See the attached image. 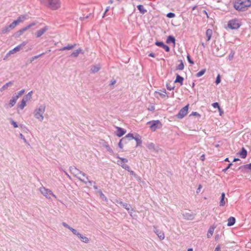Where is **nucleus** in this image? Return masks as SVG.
Wrapping results in <instances>:
<instances>
[{
    "label": "nucleus",
    "mask_w": 251,
    "mask_h": 251,
    "mask_svg": "<svg viewBox=\"0 0 251 251\" xmlns=\"http://www.w3.org/2000/svg\"><path fill=\"white\" fill-rule=\"evenodd\" d=\"M70 171L75 177L85 184L87 182L91 184L92 181L89 180L86 174L80 171L75 167H72L70 168Z\"/></svg>",
    "instance_id": "nucleus-1"
},
{
    "label": "nucleus",
    "mask_w": 251,
    "mask_h": 251,
    "mask_svg": "<svg viewBox=\"0 0 251 251\" xmlns=\"http://www.w3.org/2000/svg\"><path fill=\"white\" fill-rule=\"evenodd\" d=\"M251 5L250 0H235L233 2L234 8L238 11H245Z\"/></svg>",
    "instance_id": "nucleus-2"
},
{
    "label": "nucleus",
    "mask_w": 251,
    "mask_h": 251,
    "mask_svg": "<svg viewBox=\"0 0 251 251\" xmlns=\"http://www.w3.org/2000/svg\"><path fill=\"white\" fill-rule=\"evenodd\" d=\"M46 108L45 104H40L36 107L33 112L34 118L39 122H42L44 119V114L46 111Z\"/></svg>",
    "instance_id": "nucleus-3"
},
{
    "label": "nucleus",
    "mask_w": 251,
    "mask_h": 251,
    "mask_svg": "<svg viewBox=\"0 0 251 251\" xmlns=\"http://www.w3.org/2000/svg\"><path fill=\"white\" fill-rule=\"evenodd\" d=\"M42 4L51 10H56L61 7L60 0H40Z\"/></svg>",
    "instance_id": "nucleus-4"
},
{
    "label": "nucleus",
    "mask_w": 251,
    "mask_h": 251,
    "mask_svg": "<svg viewBox=\"0 0 251 251\" xmlns=\"http://www.w3.org/2000/svg\"><path fill=\"white\" fill-rule=\"evenodd\" d=\"M39 191L48 199H50L51 196L55 199L57 198L56 195H55L50 189H47L44 186H42L39 188Z\"/></svg>",
    "instance_id": "nucleus-5"
},
{
    "label": "nucleus",
    "mask_w": 251,
    "mask_h": 251,
    "mask_svg": "<svg viewBox=\"0 0 251 251\" xmlns=\"http://www.w3.org/2000/svg\"><path fill=\"white\" fill-rule=\"evenodd\" d=\"M147 125H150V128L153 131H155L157 128L162 127V124L159 120H153L148 122Z\"/></svg>",
    "instance_id": "nucleus-6"
},
{
    "label": "nucleus",
    "mask_w": 251,
    "mask_h": 251,
    "mask_svg": "<svg viewBox=\"0 0 251 251\" xmlns=\"http://www.w3.org/2000/svg\"><path fill=\"white\" fill-rule=\"evenodd\" d=\"M228 27L232 29H237L241 26V23L237 19H234L228 22Z\"/></svg>",
    "instance_id": "nucleus-7"
},
{
    "label": "nucleus",
    "mask_w": 251,
    "mask_h": 251,
    "mask_svg": "<svg viewBox=\"0 0 251 251\" xmlns=\"http://www.w3.org/2000/svg\"><path fill=\"white\" fill-rule=\"evenodd\" d=\"M118 158L120 160L117 161V164L126 170L129 171V167L126 164L128 162V160L126 158L120 157L119 156Z\"/></svg>",
    "instance_id": "nucleus-8"
},
{
    "label": "nucleus",
    "mask_w": 251,
    "mask_h": 251,
    "mask_svg": "<svg viewBox=\"0 0 251 251\" xmlns=\"http://www.w3.org/2000/svg\"><path fill=\"white\" fill-rule=\"evenodd\" d=\"M189 105L185 106L184 107L181 108L178 113L176 115V117L178 119H182L188 113Z\"/></svg>",
    "instance_id": "nucleus-9"
},
{
    "label": "nucleus",
    "mask_w": 251,
    "mask_h": 251,
    "mask_svg": "<svg viewBox=\"0 0 251 251\" xmlns=\"http://www.w3.org/2000/svg\"><path fill=\"white\" fill-rule=\"evenodd\" d=\"M27 43L25 41L23 42L22 43L20 44L19 45L16 47L15 48L10 50L8 53V54H14L16 52L20 51L24 46L26 45Z\"/></svg>",
    "instance_id": "nucleus-10"
},
{
    "label": "nucleus",
    "mask_w": 251,
    "mask_h": 251,
    "mask_svg": "<svg viewBox=\"0 0 251 251\" xmlns=\"http://www.w3.org/2000/svg\"><path fill=\"white\" fill-rule=\"evenodd\" d=\"M213 53L217 56L221 57L225 54L226 53L223 48L220 47L219 48L218 47H216L213 50Z\"/></svg>",
    "instance_id": "nucleus-11"
},
{
    "label": "nucleus",
    "mask_w": 251,
    "mask_h": 251,
    "mask_svg": "<svg viewBox=\"0 0 251 251\" xmlns=\"http://www.w3.org/2000/svg\"><path fill=\"white\" fill-rule=\"evenodd\" d=\"M15 26L13 23L7 26H5L1 29V33L2 34H6L10 31L11 30L13 29Z\"/></svg>",
    "instance_id": "nucleus-12"
},
{
    "label": "nucleus",
    "mask_w": 251,
    "mask_h": 251,
    "mask_svg": "<svg viewBox=\"0 0 251 251\" xmlns=\"http://www.w3.org/2000/svg\"><path fill=\"white\" fill-rule=\"evenodd\" d=\"M49 27L48 26H45L43 28L38 30L35 33V35L37 38H39L42 36L48 30Z\"/></svg>",
    "instance_id": "nucleus-13"
},
{
    "label": "nucleus",
    "mask_w": 251,
    "mask_h": 251,
    "mask_svg": "<svg viewBox=\"0 0 251 251\" xmlns=\"http://www.w3.org/2000/svg\"><path fill=\"white\" fill-rule=\"evenodd\" d=\"M242 169L243 173H251V163L243 165L239 168Z\"/></svg>",
    "instance_id": "nucleus-14"
},
{
    "label": "nucleus",
    "mask_w": 251,
    "mask_h": 251,
    "mask_svg": "<svg viewBox=\"0 0 251 251\" xmlns=\"http://www.w3.org/2000/svg\"><path fill=\"white\" fill-rule=\"evenodd\" d=\"M154 232L156 233V234L157 235L158 238L161 240H163L165 238V235L163 232L162 231L156 229V228L154 226Z\"/></svg>",
    "instance_id": "nucleus-15"
},
{
    "label": "nucleus",
    "mask_w": 251,
    "mask_h": 251,
    "mask_svg": "<svg viewBox=\"0 0 251 251\" xmlns=\"http://www.w3.org/2000/svg\"><path fill=\"white\" fill-rule=\"evenodd\" d=\"M26 19L25 15H21L16 20H15L12 23L15 27L20 23L23 22Z\"/></svg>",
    "instance_id": "nucleus-16"
},
{
    "label": "nucleus",
    "mask_w": 251,
    "mask_h": 251,
    "mask_svg": "<svg viewBox=\"0 0 251 251\" xmlns=\"http://www.w3.org/2000/svg\"><path fill=\"white\" fill-rule=\"evenodd\" d=\"M155 45L157 46L163 48L167 52H169L170 51V48L168 46L165 45L162 42H156Z\"/></svg>",
    "instance_id": "nucleus-17"
},
{
    "label": "nucleus",
    "mask_w": 251,
    "mask_h": 251,
    "mask_svg": "<svg viewBox=\"0 0 251 251\" xmlns=\"http://www.w3.org/2000/svg\"><path fill=\"white\" fill-rule=\"evenodd\" d=\"M227 201V199H226L225 200V194L223 192L221 194V198L219 202L220 206H224L225 205L226 201Z\"/></svg>",
    "instance_id": "nucleus-18"
},
{
    "label": "nucleus",
    "mask_w": 251,
    "mask_h": 251,
    "mask_svg": "<svg viewBox=\"0 0 251 251\" xmlns=\"http://www.w3.org/2000/svg\"><path fill=\"white\" fill-rule=\"evenodd\" d=\"M13 81H9L8 82L6 83L5 84H4L3 86H2L0 89V92H3L8 89V87L9 86H11L12 85H13Z\"/></svg>",
    "instance_id": "nucleus-19"
},
{
    "label": "nucleus",
    "mask_w": 251,
    "mask_h": 251,
    "mask_svg": "<svg viewBox=\"0 0 251 251\" xmlns=\"http://www.w3.org/2000/svg\"><path fill=\"white\" fill-rule=\"evenodd\" d=\"M117 129L116 134L118 137H120L126 133V131L124 129L120 127H117Z\"/></svg>",
    "instance_id": "nucleus-20"
},
{
    "label": "nucleus",
    "mask_w": 251,
    "mask_h": 251,
    "mask_svg": "<svg viewBox=\"0 0 251 251\" xmlns=\"http://www.w3.org/2000/svg\"><path fill=\"white\" fill-rule=\"evenodd\" d=\"M183 218L188 220H193L194 219V215L190 213H185L183 214Z\"/></svg>",
    "instance_id": "nucleus-21"
},
{
    "label": "nucleus",
    "mask_w": 251,
    "mask_h": 251,
    "mask_svg": "<svg viewBox=\"0 0 251 251\" xmlns=\"http://www.w3.org/2000/svg\"><path fill=\"white\" fill-rule=\"evenodd\" d=\"M123 207L128 211V213L131 215V211H133V209L131 208V205L127 203H124L123 204Z\"/></svg>",
    "instance_id": "nucleus-22"
},
{
    "label": "nucleus",
    "mask_w": 251,
    "mask_h": 251,
    "mask_svg": "<svg viewBox=\"0 0 251 251\" xmlns=\"http://www.w3.org/2000/svg\"><path fill=\"white\" fill-rule=\"evenodd\" d=\"M239 154L242 158H245L247 155V151L244 148H242L241 151L239 152Z\"/></svg>",
    "instance_id": "nucleus-23"
},
{
    "label": "nucleus",
    "mask_w": 251,
    "mask_h": 251,
    "mask_svg": "<svg viewBox=\"0 0 251 251\" xmlns=\"http://www.w3.org/2000/svg\"><path fill=\"white\" fill-rule=\"evenodd\" d=\"M17 100L14 96L12 97L8 103V107L11 108L13 107L16 104Z\"/></svg>",
    "instance_id": "nucleus-24"
},
{
    "label": "nucleus",
    "mask_w": 251,
    "mask_h": 251,
    "mask_svg": "<svg viewBox=\"0 0 251 251\" xmlns=\"http://www.w3.org/2000/svg\"><path fill=\"white\" fill-rule=\"evenodd\" d=\"M75 46H76V44H75L74 45H68L67 46H65L64 47H63V48L60 49L59 50L63 51L65 50H72L73 48H74Z\"/></svg>",
    "instance_id": "nucleus-25"
},
{
    "label": "nucleus",
    "mask_w": 251,
    "mask_h": 251,
    "mask_svg": "<svg viewBox=\"0 0 251 251\" xmlns=\"http://www.w3.org/2000/svg\"><path fill=\"white\" fill-rule=\"evenodd\" d=\"M212 29H208L206 30V36L207 37V41H209L211 38V36H212Z\"/></svg>",
    "instance_id": "nucleus-26"
},
{
    "label": "nucleus",
    "mask_w": 251,
    "mask_h": 251,
    "mask_svg": "<svg viewBox=\"0 0 251 251\" xmlns=\"http://www.w3.org/2000/svg\"><path fill=\"white\" fill-rule=\"evenodd\" d=\"M184 80V78L179 75H176V79L175 81V83H179L181 85L183 84V81Z\"/></svg>",
    "instance_id": "nucleus-27"
},
{
    "label": "nucleus",
    "mask_w": 251,
    "mask_h": 251,
    "mask_svg": "<svg viewBox=\"0 0 251 251\" xmlns=\"http://www.w3.org/2000/svg\"><path fill=\"white\" fill-rule=\"evenodd\" d=\"M215 229V227L210 226L208 229V231L207 233V237L208 238H210L213 235L214 231Z\"/></svg>",
    "instance_id": "nucleus-28"
},
{
    "label": "nucleus",
    "mask_w": 251,
    "mask_h": 251,
    "mask_svg": "<svg viewBox=\"0 0 251 251\" xmlns=\"http://www.w3.org/2000/svg\"><path fill=\"white\" fill-rule=\"evenodd\" d=\"M80 53H82V50L81 49H78L73 51L71 54V56L72 57H76Z\"/></svg>",
    "instance_id": "nucleus-29"
},
{
    "label": "nucleus",
    "mask_w": 251,
    "mask_h": 251,
    "mask_svg": "<svg viewBox=\"0 0 251 251\" xmlns=\"http://www.w3.org/2000/svg\"><path fill=\"white\" fill-rule=\"evenodd\" d=\"M100 69V65L93 66L91 68V72L92 73H96L98 72Z\"/></svg>",
    "instance_id": "nucleus-30"
},
{
    "label": "nucleus",
    "mask_w": 251,
    "mask_h": 251,
    "mask_svg": "<svg viewBox=\"0 0 251 251\" xmlns=\"http://www.w3.org/2000/svg\"><path fill=\"white\" fill-rule=\"evenodd\" d=\"M227 221H228L227 226H232L235 223V218H234L233 217H230V218H228Z\"/></svg>",
    "instance_id": "nucleus-31"
},
{
    "label": "nucleus",
    "mask_w": 251,
    "mask_h": 251,
    "mask_svg": "<svg viewBox=\"0 0 251 251\" xmlns=\"http://www.w3.org/2000/svg\"><path fill=\"white\" fill-rule=\"evenodd\" d=\"M78 237L81 239V241L85 243H88L89 242V239L80 233Z\"/></svg>",
    "instance_id": "nucleus-32"
},
{
    "label": "nucleus",
    "mask_w": 251,
    "mask_h": 251,
    "mask_svg": "<svg viewBox=\"0 0 251 251\" xmlns=\"http://www.w3.org/2000/svg\"><path fill=\"white\" fill-rule=\"evenodd\" d=\"M136 142V146H140L142 143L141 137L139 135H136L134 139Z\"/></svg>",
    "instance_id": "nucleus-33"
},
{
    "label": "nucleus",
    "mask_w": 251,
    "mask_h": 251,
    "mask_svg": "<svg viewBox=\"0 0 251 251\" xmlns=\"http://www.w3.org/2000/svg\"><path fill=\"white\" fill-rule=\"evenodd\" d=\"M167 43L170 44L173 43L174 45L175 44V38L172 36H169L168 37L166 41Z\"/></svg>",
    "instance_id": "nucleus-34"
},
{
    "label": "nucleus",
    "mask_w": 251,
    "mask_h": 251,
    "mask_svg": "<svg viewBox=\"0 0 251 251\" xmlns=\"http://www.w3.org/2000/svg\"><path fill=\"white\" fill-rule=\"evenodd\" d=\"M32 91L29 92L26 96H25L23 98V99L25 100L26 101L29 100L32 98Z\"/></svg>",
    "instance_id": "nucleus-35"
},
{
    "label": "nucleus",
    "mask_w": 251,
    "mask_h": 251,
    "mask_svg": "<svg viewBox=\"0 0 251 251\" xmlns=\"http://www.w3.org/2000/svg\"><path fill=\"white\" fill-rule=\"evenodd\" d=\"M137 8L139 10L140 12L142 14H144L146 12H147V10L144 8V6L142 5H138Z\"/></svg>",
    "instance_id": "nucleus-36"
},
{
    "label": "nucleus",
    "mask_w": 251,
    "mask_h": 251,
    "mask_svg": "<svg viewBox=\"0 0 251 251\" xmlns=\"http://www.w3.org/2000/svg\"><path fill=\"white\" fill-rule=\"evenodd\" d=\"M26 101L22 99L21 103L19 104V107L21 109H23L26 105Z\"/></svg>",
    "instance_id": "nucleus-37"
},
{
    "label": "nucleus",
    "mask_w": 251,
    "mask_h": 251,
    "mask_svg": "<svg viewBox=\"0 0 251 251\" xmlns=\"http://www.w3.org/2000/svg\"><path fill=\"white\" fill-rule=\"evenodd\" d=\"M147 147L148 149L151 151L155 150V145L152 143H148L147 145Z\"/></svg>",
    "instance_id": "nucleus-38"
},
{
    "label": "nucleus",
    "mask_w": 251,
    "mask_h": 251,
    "mask_svg": "<svg viewBox=\"0 0 251 251\" xmlns=\"http://www.w3.org/2000/svg\"><path fill=\"white\" fill-rule=\"evenodd\" d=\"M25 91L24 89H23L21 91H20L19 92H18V93H16L15 94V95L14 96L16 98H17V99H19V98L22 95H23L24 93H25Z\"/></svg>",
    "instance_id": "nucleus-39"
},
{
    "label": "nucleus",
    "mask_w": 251,
    "mask_h": 251,
    "mask_svg": "<svg viewBox=\"0 0 251 251\" xmlns=\"http://www.w3.org/2000/svg\"><path fill=\"white\" fill-rule=\"evenodd\" d=\"M44 54H45V53L43 52V53H41V54H40L39 55H36V56H34L32 57V58H30V63H31L34 60L38 58L39 57L42 56Z\"/></svg>",
    "instance_id": "nucleus-40"
},
{
    "label": "nucleus",
    "mask_w": 251,
    "mask_h": 251,
    "mask_svg": "<svg viewBox=\"0 0 251 251\" xmlns=\"http://www.w3.org/2000/svg\"><path fill=\"white\" fill-rule=\"evenodd\" d=\"M206 72V70L205 69H202L201 70V71H200V72H199L197 74H196V76L198 77H199L201 76H202V75H203L204 74V73H205Z\"/></svg>",
    "instance_id": "nucleus-41"
},
{
    "label": "nucleus",
    "mask_w": 251,
    "mask_h": 251,
    "mask_svg": "<svg viewBox=\"0 0 251 251\" xmlns=\"http://www.w3.org/2000/svg\"><path fill=\"white\" fill-rule=\"evenodd\" d=\"M125 139V140H126V139H129V140L131 139H134L135 137H134L133 134L132 133H128L127 134L125 137H124Z\"/></svg>",
    "instance_id": "nucleus-42"
},
{
    "label": "nucleus",
    "mask_w": 251,
    "mask_h": 251,
    "mask_svg": "<svg viewBox=\"0 0 251 251\" xmlns=\"http://www.w3.org/2000/svg\"><path fill=\"white\" fill-rule=\"evenodd\" d=\"M184 67V66L182 61H180V63L176 67V70H183Z\"/></svg>",
    "instance_id": "nucleus-43"
},
{
    "label": "nucleus",
    "mask_w": 251,
    "mask_h": 251,
    "mask_svg": "<svg viewBox=\"0 0 251 251\" xmlns=\"http://www.w3.org/2000/svg\"><path fill=\"white\" fill-rule=\"evenodd\" d=\"M72 232V233L77 236V237L79 236V235L80 234V233L78 232L76 229L73 228V227H71V228L70 229Z\"/></svg>",
    "instance_id": "nucleus-44"
},
{
    "label": "nucleus",
    "mask_w": 251,
    "mask_h": 251,
    "mask_svg": "<svg viewBox=\"0 0 251 251\" xmlns=\"http://www.w3.org/2000/svg\"><path fill=\"white\" fill-rule=\"evenodd\" d=\"M126 140H125V139L124 138H123L122 139H121L118 144V146L119 147V148H120L121 149H122L123 148V144H122V142H125Z\"/></svg>",
    "instance_id": "nucleus-45"
},
{
    "label": "nucleus",
    "mask_w": 251,
    "mask_h": 251,
    "mask_svg": "<svg viewBox=\"0 0 251 251\" xmlns=\"http://www.w3.org/2000/svg\"><path fill=\"white\" fill-rule=\"evenodd\" d=\"M167 17L170 18H172L175 17V14L174 13L170 12L167 14Z\"/></svg>",
    "instance_id": "nucleus-46"
},
{
    "label": "nucleus",
    "mask_w": 251,
    "mask_h": 251,
    "mask_svg": "<svg viewBox=\"0 0 251 251\" xmlns=\"http://www.w3.org/2000/svg\"><path fill=\"white\" fill-rule=\"evenodd\" d=\"M107 151L109 152L110 153H112L113 152V150L110 148V147L107 145H106L105 146Z\"/></svg>",
    "instance_id": "nucleus-47"
},
{
    "label": "nucleus",
    "mask_w": 251,
    "mask_h": 251,
    "mask_svg": "<svg viewBox=\"0 0 251 251\" xmlns=\"http://www.w3.org/2000/svg\"><path fill=\"white\" fill-rule=\"evenodd\" d=\"M212 106L214 108H218L219 109V110H221V108L219 105V104L218 102H214L212 104Z\"/></svg>",
    "instance_id": "nucleus-48"
},
{
    "label": "nucleus",
    "mask_w": 251,
    "mask_h": 251,
    "mask_svg": "<svg viewBox=\"0 0 251 251\" xmlns=\"http://www.w3.org/2000/svg\"><path fill=\"white\" fill-rule=\"evenodd\" d=\"M221 82V78L220 75H218L217 76L215 83L216 84H218Z\"/></svg>",
    "instance_id": "nucleus-49"
},
{
    "label": "nucleus",
    "mask_w": 251,
    "mask_h": 251,
    "mask_svg": "<svg viewBox=\"0 0 251 251\" xmlns=\"http://www.w3.org/2000/svg\"><path fill=\"white\" fill-rule=\"evenodd\" d=\"M62 225L65 227L69 229V230L72 227H71L69 225H68L66 223L63 222Z\"/></svg>",
    "instance_id": "nucleus-50"
},
{
    "label": "nucleus",
    "mask_w": 251,
    "mask_h": 251,
    "mask_svg": "<svg viewBox=\"0 0 251 251\" xmlns=\"http://www.w3.org/2000/svg\"><path fill=\"white\" fill-rule=\"evenodd\" d=\"M159 95L162 98H165L166 97V90H164V91L162 93H159Z\"/></svg>",
    "instance_id": "nucleus-51"
},
{
    "label": "nucleus",
    "mask_w": 251,
    "mask_h": 251,
    "mask_svg": "<svg viewBox=\"0 0 251 251\" xmlns=\"http://www.w3.org/2000/svg\"><path fill=\"white\" fill-rule=\"evenodd\" d=\"M11 123L15 128L18 127V126L16 122H15L12 119L11 120Z\"/></svg>",
    "instance_id": "nucleus-52"
},
{
    "label": "nucleus",
    "mask_w": 251,
    "mask_h": 251,
    "mask_svg": "<svg viewBox=\"0 0 251 251\" xmlns=\"http://www.w3.org/2000/svg\"><path fill=\"white\" fill-rule=\"evenodd\" d=\"M20 138L23 140L24 142L25 143H27V140H26V139L25 138V137H24V136L22 134V133H20Z\"/></svg>",
    "instance_id": "nucleus-53"
},
{
    "label": "nucleus",
    "mask_w": 251,
    "mask_h": 251,
    "mask_svg": "<svg viewBox=\"0 0 251 251\" xmlns=\"http://www.w3.org/2000/svg\"><path fill=\"white\" fill-rule=\"evenodd\" d=\"M232 165V163H229L226 168L223 170V171L224 172H226V171L231 167V166Z\"/></svg>",
    "instance_id": "nucleus-54"
},
{
    "label": "nucleus",
    "mask_w": 251,
    "mask_h": 251,
    "mask_svg": "<svg viewBox=\"0 0 251 251\" xmlns=\"http://www.w3.org/2000/svg\"><path fill=\"white\" fill-rule=\"evenodd\" d=\"M174 88H175L174 86H172L170 85L169 84H167V88L168 90H173L174 89Z\"/></svg>",
    "instance_id": "nucleus-55"
},
{
    "label": "nucleus",
    "mask_w": 251,
    "mask_h": 251,
    "mask_svg": "<svg viewBox=\"0 0 251 251\" xmlns=\"http://www.w3.org/2000/svg\"><path fill=\"white\" fill-rule=\"evenodd\" d=\"M187 59H188V62L190 63V64H194V62L190 58V56L189 55H188L187 56Z\"/></svg>",
    "instance_id": "nucleus-56"
},
{
    "label": "nucleus",
    "mask_w": 251,
    "mask_h": 251,
    "mask_svg": "<svg viewBox=\"0 0 251 251\" xmlns=\"http://www.w3.org/2000/svg\"><path fill=\"white\" fill-rule=\"evenodd\" d=\"M191 115H193V116H199V117H200L201 115L197 112H193L192 113H191Z\"/></svg>",
    "instance_id": "nucleus-57"
},
{
    "label": "nucleus",
    "mask_w": 251,
    "mask_h": 251,
    "mask_svg": "<svg viewBox=\"0 0 251 251\" xmlns=\"http://www.w3.org/2000/svg\"><path fill=\"white\" fill-rule=\"evenodd\" d=\"M116 202H117L118 204H120V205H122V206H123V204H124V202H123V201H118V200H117V201H116Z\"/></svg>",
    "instance_id": "nucleus-58"
},
{
    "label": "nucleus",
    "mask_w": 251,
    "mask_h": 251,
    "mask_svg": "<svg viewBox=\"0 0 251 251\" xmlns=\"http://www.w3.org/2000/svg\"><path fill=\"white\" fill-rule=\"evenodd\" d=\"M154 109H155V108H154V106H151V107L148 108V110L150 111H154Z\"/></svg>",
    "instance_id": "nucleus-59"
},
{
    "label": "nucleus",
    "mask_w": 251,
    "mask_h": 251,
    "mask_svg": "<svg viewBox=\"0 0 251 251\" xmlns=\"http://www.w3.org/2000/svg\"><path fill=\"white\" fill-rule=\"evenodd\" d=\"M128 171L130 173V174L131 175L134 176H136V174H135V173L134 172V171L130 170L129 169V171Z\"/></svg>",
    "instance_id": "nucleus-60"
},
{
    "label": "nucleus",
    "mask_w": 251,
    "mask_h": 251,
    "mask_svg": "<svg viewBox=\"0 0 251 251\" xmlns=\"http://www.w3.org/2000/svg\"><path fill=\"white\" fill-rule=\"evenodd\" d=\"M220 249H221V248H220V246L219 245H218L215 248L214 251H220Z\"/></svg>",
    "instance_id": "nucleus-61"
},
{
    "label": "nucleus",
    "mask_w": 251,
    "mask_h": 251,
    "mask_svg": "<svg viewBox=\"0 0 251 251\" xmlns=\"http://www.w3.org/2000/svg\"><path fill=\"white\" fill-rule=\"evenodd\" d=\"M23 32L20 29L17 32V34L19 35V36H20L22 34H23Z\"/></svg>",
    "instance_id": "nucleus-62"
},
{
    "label": "nucleus",
    "mask_w": 251,
    "mask_h": 251,
    "mask_svg": "<svg viewBox=\"0 0 251 251\" xmlns=\"http://www.w3.org/2000/svg\"><path fill=\"white\" fill-rule=\"evenodd\" d=\"M200 159L201 161H204L205 160V155L204 154H202L201 155Z\"/></svg>",
    "instance_id": "nucleus-63"
},
{
    "label": "nucleus",
    "mask_w": 251,
    "mask_h": 251,
    "mask_svg": "<svg viewBox=\"0 0 251 251\" xmlns=\"http://www.w3.org/2000/svg\"><path fill=\"white\" fill-rule=\"evenodd\" d=\"M21 30L22 31L23 33H24L25 31L26 30H27L26 27H25L22 29H21Z\"/></svg>",
    "instance_id": "nucleus-64"
}]
</instances>
